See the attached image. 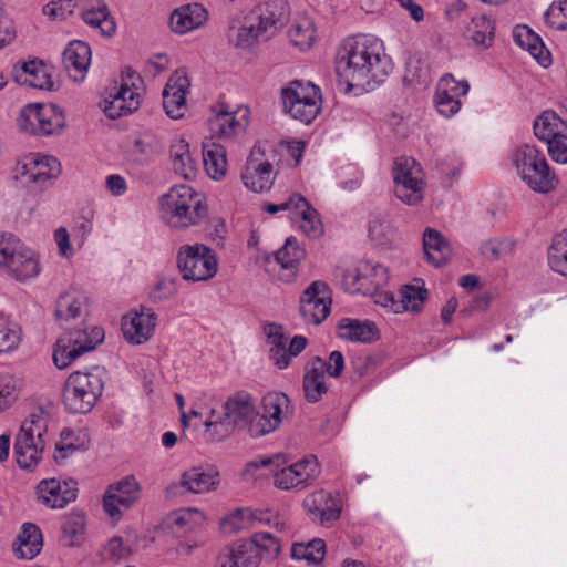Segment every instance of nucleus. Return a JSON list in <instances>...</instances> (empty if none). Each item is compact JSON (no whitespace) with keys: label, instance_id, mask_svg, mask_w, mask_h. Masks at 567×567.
Instances as JSON below:
<instances>
[{"label":"nucleus","instance_id":"1","mask_svg":"<svg viewBox=\"0 0 567 567\" xmlns=\"http://www.w3.org/2000/svg\"><path fill=\"white\" fill-rule=\"evenodd\" d=\"M393 65L380 40L369 35L347 38L338 51L336 71L350 87L382 83Z\"/></svg>","mask_w":567,"mask_h":567},{"label":"nucleus","instance_id":"2","mask_svg":"<svg viewBox=\"0 0 567 567\" xmlns=\"http://www.w3.org/2000/svg\"><path fill=\"white\" fill-rule=\"evenodd\" d=\"M158 215L168 227L184 230L198 226L208 215L205 197L192 186H173L158 199Z\"/></svg>","mask_w":567,"mask_h":567},{"label":"nucleus","instance_id":"3","mask_svg":"<svg viewBox=\"0 0 567 567\" xmlns=\"http://www.w3.org/2000/svg\"><path fill=\"white\" fill-rule=\"evenodd\" d=\"M104 371L94 368L90 371L71 373L63 386V404L71 413L90 412L104 389Z\"/></svg>","mask_w":567,"mask_h":567},{"label":"nucleus","instance_id":"4","mask_svg":"<svg viewBox=\"0 0 567 567\" xmlns=\"http://www.w3.org/2000/svg\"><path fill=\"white\" fill-rule=\"evenodd\" d=\"M61 173L60 162L51 155L30 153L17 159L11 169L12 179L31 192H42Z\"/></svg>","mask_w":567,"mask_h":567},{"label":"nucleus","instance_id":"5","mask_svg":"<svg viewBox=\"0 0 567 567\" xmlns=\"http://www.w3.org/2000/svg\"><path fill=\"white\" fill-rule=\"evenodd\" d=\"M48 421V414L40 410L22 422L14 442V456L21 468L33 470L40 462Z\"/></svg>","mask_w":567,"mask_h":567},{"label":"nucleus","instance_id":"6","mask_svg":"<svg viewBox=\"0 0 567 567\" xmlns=\"http://www.w3.org/2000/svg\"><path fill=\"white\" fill-rule=\"evenodd\" d=\"M513 163L520 178L534 192L548 193L555 188L556 176L550 172L544 153L536 146H518L513 154Z\"/></svg>","mask_w":567,"mask_h":567},{"label":"nucleus","instance_id":"7","mask_svg":"<svg viewBox=\"0 0 567 567\" xmlns=\"http://www.w3.org/2000/svg\"><path fill=\"white\" fill-rule=\"evenodd\" d=\"M0 268L18 281L35 278L40 272L34 252L11 233H0Z\"/></svg>","mask_w":567,"mask_h":567},{"label":"nucleus","instance_id":"8","mask_svg":"<svg viewBox=\"0 0 567 567\" xmlns=\"http://www.w3.org/2000/svg\"><path fill=\"white\" fill-rule=\"evenodd\" d=\"M285 113L310 124L321 110L320 89L310 82L295 80L281 90Z\"/></svg>","mask_w":567,"mask_h":567},{"label":"nucleus","instance_id":"9","mask_svg":"<svg viewBox=\"0 0 567 567\" xmlns=\"http://www.w3.org/2000/svg\"><path fill=\"white\" fill-rule=\"evenodd\" d=\"M103 340L104 331L100 327L70 330L56 340L53 362L58 369H65L83 353L94 350Z\"/></svg>","mask_w":567,"mask_h":567},{"label":"nucleus","instance_id":"10","mask_svg":"<svg viewBox=\"0 0 567 567\" xmlns=\"http://www.w3.org/2000/svg\"><path fill=\"white\" fill-rule=\"evenodd\" d=\"M393 181L395 196L402 203L413 206L422 202L425 188L424 172L414 158L402 156L394 162Z\"/></svg>","mask_w":567,"mask_h":567},{"label":"nucleus","instance_id":"11","mask_svg":"<svg viewBox=\"0 0 567 567\" xmlns=\"http://www.w3.org/2000/svg\"><path fill=\"white\" fill-rule=\"evenodd\" d=\"M20 130L40 136L60 133L65 126L63 111L54 104H28L18 117Z\"/></svg>","mask_w":567,"mask_h":567},{"label":"nucleus","instance_id":"12","mask_svg":"<svg viewBox=\"0 0 567 567\" xmlns=\"http://www.w3.org/2000/svg\"><path fill=\"white\" fill-rule=\"evenodd\" d=\"M177 267L187 281H207L217 272V259L203 244L182 246L177 254Z\"/></svg>","mask_w":567,"mask_h":567},{"label":"nucleus","instance_id":"13","mask_svg":"<svg viewBox=\"0 0 567 567\" xmlns=\"http://www.w3.org/2000/svg\"><path fill=\"white\" fill-rule=\"evenodd\" d=\"M389 279L388 269L369 260L360 261L342 275V286L350 293L374 295Z\"/></svg>","mask_w":567,"mask_h":567},{"label":"nucleus","instance_id":"14","mask_svg":"<svg viewBox=\"0 0 567 567\" xmlns=\"http://www.w3.org/2000/svg\"><path fill=\"white\" fill-rule=\"evenodd\" d=\"M290 413L288 395L282 392H268L261 401V413H257L250 424V436L260 437L274 432Z\"/></svg>","mask_w":567,"mask_h":567},{"label":"nucleus","instance_id":"15","mask_svg":"<svg viewBox=\"0 0 567 567\" xmlns=\"http://www.w3.org/2000/svg\"><path fill=\"white\" fill-rule=\"evenodd\" d=\"M274 485L282 491H301L312 485L320 474V465L316 456H306L291 465L279 468L276 463Z\"/></svg>","mask_w":567,"mask_h":567},{"label":"nucleus","instance_id":"16","mask_svg":"<svg viewBox=\"0 0 567 567\" xmlns=\"http://www.w3.org/2000/svg\"><path fill=\"white\" fill-rule=\"evenodd\" d=\"M266 151L261 145H255L241 173L244 185L255 193L270 189L276 177L274 165Z\"/></svg>","mask_w":567,"mask_h":567},{"label":"nucleus","instance_id":"17","mask_svg":"<svg viewBox=\"0 0 567 567\" xmlns=\"http://www.w3.org/2000/svg\"><path fill=\"white\" fill-rule=\"evenodd\" d=\"M141 497V485L134 475H127L107 486L103 508L110 517H118L134 506Z\"/></svg>","mask_w":567,"mask_h":567},{"label":"nucleus","instance_id":"18","mask_svg":"<svg viewBox=\"0 0 567 567\" xmlns=\"http://www.w3.org/2000/svg\"><path fill=\"white\" fill-rule=\"evenodd\" d=\"M331 296L324 281H312L300 297V315L306 323L320 324L330 313Z\"/></svg>","mask_w":567,"mask_h":567},{"label":"nucleus","instance_id":"19","mask_svg":"<svg viewBox=\"0 0 567 567\" xmlns=\"http://www.w3.org/2000/svg\"><path fill=\"white\" fill-rule=\"evenodd\" d=\"M35 494L42 505L60 509L76 499L78 483L72 478L63 482L55 478L42 480L35 487Z\"/></svg>","mask_w":567,"mask_h":567},{"label":"nucleus","instance_id":"20","mask_svg":"<svg viewBox=\"0 0 567 567\" xmlns=\"http://www.w3.org/2000/svg\"><path fill=\"white\" fill-rule=\"evenodd\" d=\"M157 317L152 309L142 307L123 318L122 332L125 340L132 344L146 342L154 333Z\"/></svg>","mask_w":567,"mask_h":567},{"label":"nucleus","instance_id":"21","mask_svg":"<svg viewBox=\"0 0 567 567\" xmlns=\"http://www.w3.org/2000/svg\"><path fill=\"white\" fill-rule=\"evenodd\" d=\"M219 483V474L213 467L193 466L184 471L177 483L169 487L174 493L202 494L216 489Z\"/></svg>","mask_w":567,"mask_h":567},{"label":"nucleus","instance_id":"22","mask_svg":"<svg viewBox=\"0 0 567 567\" xmlns=\"http://www.w3.org/2000/svg\"><path fill=\"white\" fill-rule=\"evenodd\" d=\"M213 115L208 118V127L212 137L230 138L244 132L247 124L248 111L239 110L237 112H229L224 106L212 109Z\"/></svg>","mask_w":567,"mask_h":567},{"label":"nucleus","instance_id":"23","mask_svg":"<svg viewBox=\"0 0 567 567\" xmlns=\"http://www.w3.org/2000/svg\"><path fill=\"white\" fill-rule=\"evenodd\" d=\"M189 80L184 71H176L168 79L163 91V107L169 117L177 120L184 115Z\"/></svg>","mask_w":567,"mask_h":567},{"label":"nucleus","instance_id":"24","mask_svg":"<svg viewBox=\"0 0 567 567\" xmlns=\"http://www.w3.org/2000/svg\"><path fill=\"white\" fill-rule=\"evenodd\" d=\"M303 507L313 522L327 525L340 516V505L336 497L324 491H317L303 501Z\"/></svg>","mask_w":567,"mask_h":567},{"label":"nucleus","instance_id":"25","mask_svg":"<svg viewBox=\"0 0 567 567\" xmlns=\"http://www.w3.org/2000/svg\"><path fill=\"white\" fill-rule=\"evenodd\" d=\"M207 20V9L202 3L192 2L176 8L171 14L169 24L175 33L185 34L199 29Z\"/></svg>","mask_w":567,"mask_h":567},{"label":"nucleus","instance_id":"26","mask_svg":"<svg viewBox=\"0 0 567 567\" xmlns=\"http://www.w3.org/2000/svg\"><path fill=\"white\" fill-rule=\"evenodd\" d=\"M290 7L286 0H269L258 9L257 32L269 38L288 20Z\"/></svg>","mask_w":567,"mask_h":567},{"label":"nucleus","instance_id":"27","mask_svg":"<svg viewBox=\"0 0 567 567\" xmlns=\"http://www.w3.org/2000/svg\"><path fill=\"white\" fill-rule=\"evenodd\" d=\"M140 102V93L126 84H122L103 100V112L107 117L115 120L136 111Z\"/></svg>","mask_w":567,"mask_h":567},{"label":"nucleus","instance_id":"28","mask_svg":"<svg viewBox=\"0 0 567 567\" xmlns=\"http://www.w3.org/2000/svg\"><path fill=\"white\" fill-rule=\"evenodd\" d=\"M12 76L18 84L32 89L51 90L53 86V81L47 66L38 60L14 65Z\"/></svg>","mask_w":567,"mask_h":567},{"label":"nucleus","instance_id":"29","mask_svg":"<svg viewBox=\"0 0 567 567\" xmlns=\"http://www.w3.org/2000/svg\"><path fill=\"white\" fill-rule=\"evenodd\" d=\"M91 48L79 40L71 41L63 51V64L75 82H82L91 63Z\"/></svg>","mask_w":567,"mask_h":567},{"label":"nucleus","instance_id":"30","mask_svg":"<svg viewBox=\"0 0 567 567\" xmlns=\"http://www.w3.org/2000/svg\"><path fill=\"white\" fill-rule=\"evenodd\" d=\"M223 409V414L235 426L243 425L247 426L248 430L257 415L251 395L244 391L237 392L233 396L228 398L224 403Z\"/></svg>","mask_w":567,"mask_h":567},{"label":"nucleus","instance_id":"31","mask_svg":"<svg viewBox=\"0 0 567 567\" xmlns=\"http://www.w3.org/2000/svg\"><path fill=\"white\" fill-rule=\"evenodd\" d=\"M324 369L326 361L320 357L312 358L306 367L302 388L305 398L310 403L318 402L328 391Z\"/></svg>","mask_w":567,"mask_h":567},{"label":"nucleus","instance_id":"32","mask_svg":"<svg viewBox=\"0 0 567 567\" xmlns=\"http://www.w3.org/2000/svg\"><path fill=\"white\" fill-rule=\"evenodd\" d=\"M259 553L247 543L234 544L225 548L217 558V567H258Z\"/></svg>","mask_w":567,"mask_h":567},{"label":"nucleus","instance_id":"33","mask_svg":"<svg viewBox=\"0 0 567 567\" xmlns=\"http://www.w3.org/2000/svg\"><path fill=\"white\" fill-rule=\"evenodd\" d=\"M305 257V250L298 246V241L293 237L286 239L285 245L276 251L275 260L281 268L279 278L282 281H291L298 271V265Z\"/></svg>","mask_w":567,"mask_h":567},{"label":"nucleus","instance_id":"34","mask_svg":"<svg viewBox=\"0 0 567 567\" xmlns=\"http://www.w3.org/2000/svg\"><path fill=\"white\" fill-rule=\"evenodd\" d=\"M514 41L543 66L551 63V54L546 49L542 38L527 25H518L514 29Z\"/></svg>","mask_w":567,"mask_h":567},{"label":"nucleus","instance_id":"35","mask_svg":"<svg viewBox=\"0 0 567 567\" xmlns=\"http://www.w3.org/2000/svg\"><path fill=\"white\" fill-rule=\"evenodd\" d=\"M423 250L429 264L441 267L451 258L452 248L443 235L432 228L423 234Z\"/></svg>","mask_w":567,"mask_h":567},{"label":"nucleus","instance_id":"36","mask_svg":"<svg viewBox=\"0 0 567 567\" xmlns=\"http://www.w3.org/2000/svg\"><path fill=\"white\" fill-rule=\"evenodd\" d=\"M339 338L351 342H372L378 338L374 323L352 318H342L338 324Z\"/></svg>","mask_w":567,"mask_h":567},{"label":"nucleus","instance_id":"37","mask_svg":"<svg viewBox=\"0 0 567 567\" xmlns=\"http://www.w3.org/2000/svg\"><path fill=\"white\" fill-rule=\"evenodd\" d=\"M203 164L207 174L214 179H220L227 172L226 150L214 138L203 142Z\"/></svg>","mask_w":567,"mask_h":567},{"label":"nucleus","instance_id":"38","mask_svg":"<svg viewBox=\"0 0 567 567\" xmlns=\"http://www.w3.org/2000/svg\"><path fill=\"white\" fill-rule=\"evenodd\" d=\"M42 545L40 528L32 523H24L18 535L14 553L19 558L32 559L40 553Z\"/></svg>","mask_w":567,"mask_h":567},{"label":"nucleus","instance_id":"39","mask_svg":"<svg viewBox=\"0 0 567 567\" xmlns=\"http://www.w3.org/2000/svg\"><path fill=\"white\" fill-rule=\"evenodd\" d=\"M83 21L92 28L99 29L104 37H111L115 33L116 24L110 16L107 6L101 1L87 7L82 12Z\"/></svg>","mask_w":567,"mask_h":567},{"label":"nucleus","instance_id":"40","mask_svg":"<svg viewBox=\"0 0 567 567\" xmlns=\"http://www.w3.org/2000/svg\"><path fill=\"white\" fill-rule=\"evenodd\" d=\"M267 340L269 344V358L279 369L288 368L287 337L282 327L270 323L266 328Z\"/></svg>","mask_w":567,"mask_h":567},{"label":"nucleus","instance_id":"41","mask_svg":"<svg viewBox=\"0 0 567 567\" xmlns=\"http://www.w3.org/2000/svg\"><path fill=\"white\" fill-rule=\"evenodd\" d=\"M399 306L395 313L402 311H419L427 298V289L422 279H414L413 284L402 287L400 290Z\"/></svg>","mask_w":567,"mask_h":567},{"label":"nucleus","instance_id":"42","mask_svg":"<svg viewBox=\"0 0 567 567\" xmlns=\"http://www.w3.org/2000/svg\"><path fill=\"white\" fill-rule=\"evenodd\" d=\"M567 130V123L564 122L554 111H544L534 121V134L548 145L551 140Z\"/></svg>","mask_w":567,"mask_h":567},{"label":"nucleus","instance_id":"43","mask_svg":"<svg viewBox=\"0 0 567 567\" xmlns=\"http://www.w3.org/2000/svg\"><path fill=\"white\" fill-rule=\"evenodd\" d=\"M85 303L86 297L83 293L75 290L66 291L56 301L55 317L61 322L76 319L81 317Z\"/></svg>","mask_w":567,"mask_h":567},{"label":"nucleus","instance_id":"44","mask_svg":"<svg viewBox=\"0 0 567 567\" xmlns=\"http://www.w3.org/2000/svg\"><path fill=\"white\" fill-rule=\"evenodd\" d=\"M293 213L300 216L301 223L299 227L306 236L315 239L323 234V226L318 212L302 195L297 199V208H295Z\"/></svg>","mask_w":567,"mask_h":567},{"label":"nucleus","instance_id":"45","mask_svg":"<svg viewBox=\"0 0 567 567\" xmlns=\"http://www.w3.org/2000/svg\"><path fill=\"white\" fill-rule=\"evenodd\" d=\"M464 34L475 45L488 48L494 39V22L484 14L473 17Z\"/></svg>","mask_w":567,"mask_h":567},{"label":"nucleus","instance_id":"46","mask_svg":"<svg viewBox=\"0 0 567 567\" xmlns=\"http://www.w3.org/2000/svg\"><path fill=\"white\" fill-rule=\"evenodd\" d=\"M547 262L554 272L567 278V230L554 236L547 250Z\"/></svg>","mask_w":567,"mask_h":567},{"label":"nucleus","instance_id":"47","mask_svg":"<svg viewBox=\"0 0 567 567\" xmlns=\"http://www.w3.org/2000/svg\"><path fill=\"white\" fill-rule=\"evenodd\" d=\"M326 555V544L320 538H315L308 543H295L291 547V557L296 560H306L317 565L321 563Z\"/></svg>","mask_w":567,"mask_h":567},{"label":"nucleus","instance_id":"48","mask_svg":"<svg viewBox=\"0 0 567 567\" xmlns=\"http://www.w3.org/2000/svg\"><path fill=\"white\" fill-rule=\"evenodd\" d=\"M288 35L295 47L307 50L312 45L316 38L315 25L309 18H300L291 24Z\"/></svg>","mask_w":567,"mask_h":567},{"label":"nucleus","instance_id":"49","mask_svg":"<svg viewBox=\"0 0 567 567\" xmlns=\"http://www.w3.org/2000/svg\"><path fill=\"white\" fill-rule=\"evenodd\" d=\"M205 437L209 441H221L235 430V425L223 413L210 410L204 422Z\"/></svg>","mask_w":567,"mask_h":567},{"label":"nucleus","instance_id":"50","mask_svg":"<svg viewBox=\"0 0 567 567\" xmlns=\"http://www.w3.org/2000/svg\"><path fill=\"white\" fill-rule=\"evenodd\" d=\"M85 529L84 515L71 513L65 516L62 524V540L66 546L73 547L81 544Z\"/></svg>","mask_w":567,"mask_h":567},{"label":"nucleus","instance_id":"51","mask_svg":"<svg viewBox=\"0 0 567 567\" xmlns=\"http://www.w3.org/2000/svg\"><path fill=\"white\" fill-rule=\"evenodd\" d=\"M516 243L511 238H492L481 245V255L488 261L499 260L515 251Z\"/></svg>","mask_w":567,"mask_h":567},{"label":"nucleus","instance_id":"52","mask_svg":"<svg viewBox=\"0 0 567 567\" xmlns=\"http://www.w3.org/2000/svg\"><path fill=\"white\" fill-rule=\"evenodd\" d=\"M255 546L257 553H259V559L262 556L267 558H275L280 551L279 540L270 533H256L252 535L250 542H246Z\"/></svg>","mask_w":567,"mask_h":567},{"label":"nucleus","instance_id":"53","mask_svg":"<svg viewBox=\"0 0 567 567\" xmlns=\"http://www.w3.org/2000/svg\"><path fill=\"white\" fill-rule=\"evenodd\" d=\"M204 519V514L196 508H183L171 516L173 526L182 530H190L200 525Z\"/></svg>","mask_w":567,"mask_h":567},{"label":"nucleus","instance_id":"54","mask_svg":"<svg viewBox=\"0 0 567 567\" xmlns=\"http://www.w3.org/2000/svg\"><path fill=\"white\" fill-rule=\"evenodd\" d=\"M545 23L554 29L567 30V0L554 1L545 12Z\"/></svg>","mask_w":567,"mask_h":567},{"label":"nucleus","instance_id":"55","mask_svg":"<svg viewBox=\"0 0 567 567\" xmlns=\"http://www.w3.org/2000/svg\"><path fill=\"white\" fill-rule=\"evenodd\" d=\"M436 91L461 100L462 96L468 93L470 83L466 80L456 81L452 74L447 73L439 80Z\"/></svg>","mask_w":567,"mask_h":567},{"label":"nucleus","instance_id":"56","mask_svg":"<svg viewBox=\"0 0 567 567\" xmlns=\"http://www.w3.org/2000/svg\"><path fill=\"white\" fill-rule=\"evenodd\" d=\"M131 553V547L124 544L122 537L115 536L104 546L103 558L118 564L120 561L127 559Z\"/></svg>","mask_w":567,"mask_h":567},{"label":"nucleus","instance_id":"57","mask_svg":"<svg viewBox=\"0 0 567 567\" xmlns=\"http://www.w3.org/2000/svg\"><path fill=\"white\" fill-rule=\"evenodd\" d=\"M369 237L377 245H384L390 240L392 228L382 216H373L369 221Z\"/></svg>","mask_w":567,"mask_h":567},{"label":"nucleus","instance_id":"58","mask_svg":"<svg viewBox=\"0 0 567 567\" xmlns=\"http://www.w3.org/2000/svg\"><path fill=\"white\" fill-rule=\"evenodd\" d=\"M231 522L236 528L241 529L248 527L249 524L255 522L269 524L270 516L269 513L254 512L250 508H241L237 509L231 515Z\"/></svg>","mask_w":567,"mask_h":567},{"label":"nucleus","instance_id":"59","mask_svg":"<svg viewBox=\"0 0 567 567\" xmlns=\"http://www.w3.org/2000/svg\"><path fill=\"white\" fill-rule=\"evenodd\" d=\"M21 339V330L16 324H0V353L14 350Z\"/></svg>","mask_w":567,"mask_h":567},{"label":"nucleus","instance_id":"60","mask_svg":"<svg viewBox=\"0 0 567 567\" xmlns=\"http://www.w3.org/2000/svg\"><path fill=\"white\" fill-rule=\"evenodd\" d=\"M434 104L437 112L446 118L455 115L462 107L461 100H456V97L450 96L449 94L440 91H435Z\"/></svg>","mask_w":567,"mask_h":567},{"label":"nucleus","instance_id":"61","mask_svg":"<svg viewBox=\"0 0 567 567\" xmlns=\"http://www.w3.org/2000/svg\"><path fill=\"white\" fill-rule=\"evenodd\" d=\"M548 153L553 161L561 164L567 163V128L549 142Z\"/></svg>","mask_w":567,"mask_h":567},{"label":"nucleus","instance_id":"62","mask_svg":"<svg viewBox=\"0 0 567 567\" xmlns=\"http://www.w3.org/2000/svg\"><path fill=\"white\" fill-rule=\"evenodd\" d=\"M175 173L185 179L195 177L197 172V163L192 153L181 156L173 161Z\"/></svg>","mask_w":567,"mask_h":567},{"label":"nucleus","instance_id":"63","mask_svg":"<svg viewBox=\"0 0 567 567\" xmlns=\"http://www.w3.org/2000/svg\"><path fill=\"white\" fill-rule=\"evenodd\" d=\"M176 293V282L173 278L161 279L150 292L153 301H162Z\"/></svg>","mask_w":567,"mask_h":567},{"label":"nucleus","instance_id":"64","mask_svg":"<svg viewBox=\"0 0 567 567\" xmlns=\"http://www.w3.org/2000/svg\"><path fill=\"white\" fill-rule=\"evenodd\" d=\"M264 34L257 32V25L241 27L237 30L235 45L237 48L247 49L254 44V41Z\"/></svg>","mask_w":567,"mask_h":567}]
</instances>
